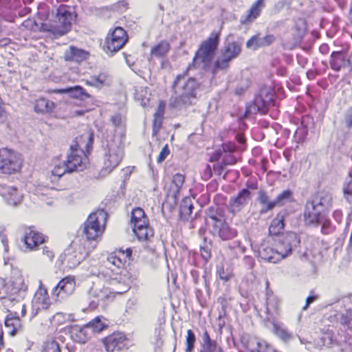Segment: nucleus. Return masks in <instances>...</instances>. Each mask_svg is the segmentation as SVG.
<instances>
[{"instance_id":"28","label":"nucleus","mask_w":352,"mask_h":352,"mask_svg":"<svg viewBox=\"0 0 352 352\" xmlns=\"http://www.w3.org/2000/svg\"><path fill=\"white\" fill-rule=\"evenodd\" d=\"M19 316H6L4 318V324L8 329V333L10 336H15L22 329V319Z\"/></svg>"},{"instance_id":"23","label":"nucleus","mask_w":352,"mask_h":352,"mask_svg":"<svg viewBox=\"0 0 352 352\" xmlns=\"http://www.w3.org/2000/svg\"><path fill=\"white\" fill-rule=\"evenodd\" d=\"M275 41L273 34H267L261 37L259 34L252 36L246 43V47L252 50H256L260 47L269 46Z\"/></svg>"},{"instance_id":"5","label":"nucleus","mask_w":352,"mask_h":352,"mask_svg":"<svg viewBox=\"0 0 352 352\" xmlns=\"http://www.w3.org/2000/svg\"><path fill=\"white\" fill-rule=\"evenodd\" d=\"M76 17V14L74 9L65 5H61L56 10L54 20L50 25L49 28H45V36H53L56 38L63 36L71 30L72 21Z\"/></svg>"},{"instance_id":"11","label":"nucleus","mask_w":352,"mask_h":352,"mask_svg":"<svg viewBox=\"0 0 352 352\" xmlns=\"http://www.w3.org/2000/svg\"><path fill=\"white\" fill-rule=\"evenodd\" d=\"M273 102V92L267 89H263L256 96L253 103L247 108V113L254 114L261 113L265 114Z\"/></svg>"},{"instance_id":"25","label":"nucleus","mask_w":352,"mask_h":352,"mask_svg":"<svg viewBox=\"0 0 352 352\" xmlns=\"http://www.w3.org/2000/svg\"><path fill=\"white\" fill-rule=\"evenodd\" d=\"M51 92L56 94H67L71 98L80 100H85L91 97L85 89L79 85L68 87L65 89H56Z\"/></svg>"},{"instance_id":"16","label":"nucleus","mask_w":352,"mask_h":352,"mask_svg":"<svg viewBox=\"0 0 352 352\" xmlns=\"http://www.w3.org/2000/svg\"><path fill=\"white\" fill-rule=\"evenodd\" d=\"M251 199L250 190L248 188H243L236 197L230 199L228 211L233 214L240 212L249 204Z\"/></svg>"},{"instance_id":"42","label":"nucleus","mask_w":352,"mask_h":352,"mask_svg":"<svg viewBox=\"0 0 352 352\" xmlns=\"http://www.w3.org/2000/svg\"><path fill=\"white\" fill-rule=\"evenodd\" d=\"M193 208L194 206L191 203V199L189 198L184 199L179 208V214L181 219L184 221L187 220L188 217L192 214Z\"/></svg>"},{"instance_id":"2","label":"nucleus","mask_w":352,"mask_h":352,"mask_svg":"<svg viewBox=\"0 0 352 352\" xmlns=\"http://www.w3.org/2000/svg\"><path fill=\"white\" fill-rule=\"evenodd\" d=\"M175 88L170 100V105L175 108H182L192 105L197 99L199 84L193 78L185 80V77L178 76L173 84Z\"/></svg>"},{"instance_id":"48","label":"nucleus","mask_w":352,"mask_h":352,"mask_svg":"<svg viewBox=\"0 0 352 352\" xmlns=\"http://www.w3.org/2000/svg\"><path fill=\"white\" fill-rule=\"evenodd\" d=\"M230 61L231 60L222 54L221 58L214 62L213 73H216L220 70L227 69L230 66Z\"/></svg>"},{"instance_id":"27","label":"nucleus","mask_w":352,"mask_h":352,"mask_svg":"<svg viewBox=\"0 0 352 352\" xmlns=\"http://www.w3.org/2000/svg\"><path fill=\"white\" fill-rule=\"evenodd\" d=\"M88 56L89 53L87 51L73 45L69 46L64 54L65 60L78 63L85 60Z\"/></svg>"},{"instance_id":"53","label":"nucleus","mask_w":352,"mask_h":352,"mask_svg":"<svg viewBox=\"0 0 352 352\" xmlns=\"http://www.w3.org/2000/svg\"><path fill=\"white\" fill-rule=\"evenodd\" d=\"M217 274L219 278L226 281L229 280L232 276L231 272H230L228 270H226L224 269V266L223 265H217Z\"/></svg>"},{"instance_id":"22","label":"nucleus","mask_w":352,"mask_h":352,"mask_svg":"<svg viewBox=\"0 0 352 352\" xmlns=\"http://www.w3.org/2000/svg\"><path fill=\"white\" fill-rule=\"evenodd\" d=\"M246 349L249 352H278L265 340L257 337L252 338L248 340L246 344Z\"/></svg>"},{"instance_id":"43","label":"nucleus","mask_w":352,"mask_h":352,"mask_svg":"<svg viewBox=\"0 0 352 352\" xmlns=\"http://www.w3.org/2000/svg\"><path fill=\"white\" fill-rule=\"evenodd\" d=\"M102 317L97 316L87 324L91 333H99L107 327V324L102 321Z\"/></svg>"},{"instance_id":"18","label":"nucleus","mask_w":352,"mask_h":352,"mask_svg":"<svg viewBox=\"0 0 352 352\" xmlns=\"http://www.w3.org/2000/svg\"><path fill=\"white\" fill-rule=\"evenodd\" d=\"M22 241L27 250L34 251L44 243V236L33 228H28L25 230Z\"/></svg>"},{"instance_id":"30","label":"nucleus","mask_w":352,"mask_h":352,"mask_svg":"<svg viewBox=\"0 0 352 352\" xmlns=\"http://www.w3.org/2000/svg\"><path fill=\"white\" fill-rule=\"evenodd\" d=\"M264 1H256L245 15L241 16L240 21L243 24L249 23L256 19L264 8Z\"/></svg>"},{"instance_id":"52","label":"nucleus","mask_w":352,"mask_h":352,"mask_svg":"<svg viewBox=\"0 0 352 352\" xmlns=\"http://www.w3.org/2000/svg\"><path fill=\"white\" fill-rule=\"evenodd\" d=\"M52 322H56L57 323H63L66 320H74V316L73 314H67L63 313H56L53 316Z\"/></svg>"},{"instance_id":"12","label":"nucleus","mask_w":352,"mask_h":352,"mask_svg":"<svg viewBox=\"0 0 352 352\" xmlns=\"http://www.w3.org/2000/svg\"><path fill=\"white\" fill-rule=\"evenodd\" d=\"M103 343L107 352H125L129 346V340L121 332H116L106 337Z\"/></svg>"},{"instance_id":"47","label":"nucleus","mask_w":352,"mask_h":352,"mask_svg":"<svg viewBox=\"0 0 352 352\" xmlns=\"http://www.w3.org/2000/svg\"><path fill=\"white\" fill-rule=\"evenodd\" d=\"M338 321L344 327L352 332V312L351 310H347L346 313L342 314Z\"/></svg>"},{"instance_id":"51","label":"nucleus","mask_w":352,"mask_h":352,"mask_svg":"<svg viewBox=\"0 0 352 352\" xmlns=\"http://www.w3.org/2000/svg\"><path fill=\"white\" fill-rule=\"evenodd\" d=\"M107 80V75L101 73L98 76H91L89 80H87V84L91 86L100 87L103 85Z\"/></svg>"},{"instance_id":"6","label":"nucleus","mask_w":352,"mask_h":352,"mask_svg":"<svg viewBox=\"0 0 352 352\" xmlns=\"http://www.w3.org/2000/svg\"><path fill=\"white\" fill-rule=\"evenodd\" d=\"M219 43V34L215 32H212L207 40L201 43L193 58L192 64L188 65L187 71L192 67H202L205 70L208 69L214 58Z\"/></svg>"},{"instance_id":"35","label":"nucleus","mask_w":352,"mask_h":352,"mask_svg":"<svg viewBox=\"0 0 352 352\" xmlns=\"http://www.w3.org/2000/svg\"><path fill=\"white\" fill-rule=\"evenodd\" d=\"M273 326V333L284 342L289 341L292 335L284 327L283 324L277 322L276 320L269 321Z\"/></svg>"},{"instance_id":"21","label":"nucleus","mask_w":352,"mask_h":352,"mask_svg":"<svg viewBox=\"0 0 352 352\" xmlns=\"http://www.w3.org/2000/svg\"><path fill=\"white\" fill-rule=\"evenodd\" d=\"M38 288L32 300L31 318L44 309V289L41 280H38Z\"/></svg>"},{"instance_id":"7","label":"nucleus","mask_w":352,"mask_h":352,"mask_svg":"<svg viewBox=\"0 0 352 352\" xmlns=\"http://www.w3.org/2000/svg\"><path fill=\"white\" fill-rule=\"evenodd\" d=\"M107 219L103 210L92 212L85 223L84 233L88 240H95L102 233Z\"/></svg>"},{"instance_id":"14","label":"nucleus","mask_w":352,"mask_h":352,"mask_svg":"<svg viewBox=\"0 0 352 352\" xmlns=\"http://www.w3.org/2000/svg\"><path fill=\"white\" fill-rule=\"evenodd\" d=\"M208 217L213 221V232L223 241L231 240L236 237L237 232L226 223L223 218L208 213Z\"/></svg>"},{"instance_id":"56","label":"nucleus","mask_w":352,"mask_h":352,"mask_svg":"<svg viewBox=\"0 0 352 352\" xmlns=\"http://www.w3.org/2000/svg\"><path fill=\"white\" fill-rule=\"evenodd\" d=\"M44 109V99L41 98L35 100L34 103V110L37 113H43Z\"/></svg>"},{"instance_id":"41","label":"nucleus","mask_w":352,"mask_h":352,"mask_svg":"<svg viewBox=\"0 0 352 352\" xmlns=\"http://www.w3.org/2000/svg\"><path fill=\"white\" fill-rule=\"evenodd\" d=\"M169 50L170 44L166 41H162L151 48V55L155 57H162L168 53Z\"/></svg>"},{"instance_id":"38","label":"nucleus","mask_w":352,"mask_h":352,"mask_svg":"<svg viewBox=\"0 0 352 352\" xmlns=\"http://www.w3.org/2000/svg\"><path fill=\"white\" fill-rule=\"evenodd\" d=\"M241 51V45L236 42H232L224 47L222 54L232 60L240 54Z\"/></svg>"},{"instance_id":"29","label":"nucleus","mask_w":352,"mask_h":352,"mask_svg":"<svg viewBox=\"0 0 352 352\" xmlns=\"http://www.w3.org/2000/svg\"><path fill=\"white\" fill-rule=\"evenodd\" d=\"M87 255L88 252L85 251L83 252L79 251L78 253L76 254V252L74 251L73 248H69L65 252V260L70 268L78 266Z\"/></svg>"},{"instance_id":"59","label":"nucleus","mask_w":352,"mask_h":352,"mask_svg":"<svg viewBox=\"0 0 352 352\" xmlns=\"http://www.w3.org/2000/svg\"><path fill=\"white\" fill-rule=\"evenodd\" d=\"M295 28L299 32H303L306 30V22L305 19L299 18L295 21Z\"/></svg>"},{"instance_id":"33","label":"nucleus","mask_w":352,"mask_h":352,"mask_svg":"<svg viewBox=\"0 0 352 352\" xmlns=\"http://www.w3.org/2000/svg\"><path fill=\"white\" fill-rule=\"evenodd\" d=\"M110 285L111 286V293L121 294L128 291L129 284L123 280L121 276H116L111 278Z\"/></svg>"},{"instance_id":"58","label":"nucleus","mask_w":352,"mask_h":352,"mask_svg":"<svg viewBox=\"0 0 352 352\" xmlns=\"http://www.w3.org/2000/svg\"><path fill=\"white\" fill-rule=\"evenodd\" d=\"M111 122L115 126L118 127L122 126L123 122V118L121 114L116 113L111 116Z\"/></svg>"},{"instance_id":"20","label":"nucleus","mask_w":352,"mask_h":352,"mask_svg":"<svg viewBox=\"0 0 352 352\" xmlns=\"http://www.w3.org/2000/svg\"><path fill=\"white\" fill-rule=\"evenodd\" d=\"M2 305L8 313L6 316L23 318L26 314L25 305L18 298L10 301L6 299Z\"/></svg>"},{"instance_id":"55","label":"nucleus","mask_w":352,"mask_h":352,"mask_svg":"<svg viewBox=\"0 0 352 352\" xmlns=\"http://www.w3.org/2000/svg\"><path fill=\"white\" fill-rule=\"evenodd\" d=\"M344 121L347 128L352 127V106L346 111Z\"/></svg>"},{"instance_id":"40","label":"nucleus","mask_w":352,"mask_h":352,"mask_svg":"<svg viewBox=\"0 0 352 352\" xmlns=\"http://www.w3.org/2000/svg\"><path fill=\"white\" fill-rule=\"evenodd\" d=\"M150 93L147 87H140L135 89L134 93L135 99L140 102L143 107L147 105L150 99Z\"/></svg>"},{"instance_id":"39","label":"nucleus","mask_w":352,"mask_h":352,"mask_svg":"<svg viewBox=\"0 0 352 352\" xmlns=\"http://www.w3.org/2000/svg\"><path fill=\"white\" fill-rule=\"evenodd\" d=\"M184 180L185 177L182 174L177 173L173 176L170 186V192L175 199H176L177 195H179V191L184 183Z\"/></svg>"},{"instance_id":"32","label":"nucleus","mask_w":352,"mask_h":352,"mask_svg":"<svg viewBox=\"0 0 352 352\" xmlns=\"http://www.w3.org/2000/svg\"><path fill=\"white\" fill-rule=\"evenodd\" d=\"M106 265L114 273L115 276H118L122 274L124 262L119 256L111 254L107 257Z\"/></svg>"},{"instance_id":"36","label":"nucleus","mask_w":352,"mask_h":352,"mask_svg":"<svg viewBox=\"0 0 352 352\" xmlns=\"http://www.w3.org/2000/svg\"><path fill=\"white\" fill-rule=\"evenodd\" d=\"M2 196L10 205L15 206L20 201L18 190L15 187H3Z\"/></svg>"},{"instance_id":"54","label":"nucleus","mask_w":352,"mask_h":352,"mask_svg":"<svg viewBox=\"0 0 352 352\" xmlns=\"http://www.w3.org/2000/svg\"><path fill=\"white\" fill-rule=\"evenodd\" d=\"M45 352H60L58 342L54 340L45 343Z\"/></svg>"},{"instance_id":"15","label":"nucleus","mask_w":352,"mask_h":352,"mask_svg":"<svg viewBox=\"0 0 352 352\" xmlns=\"http://www.w3.org/2000/svg\"><path fill=\"white\" fill-rule=\"evenodd\" d=\"M75 289V281L72 277L62 279L52 291V298L54 302L64 300L71 295Z\"/></svg>"},{"instance_id":"24","label":"nucleus","mask_w":352,"mask_h":352,"mask_svg":"<svg viewBox=\"0 0 352 352\" xmlns=\"http://www.w3.org/2000/svg\"><path fill=\"white\" fill-rule=\"evenodd\" d=\"M331 68L336 72L347 69L349 72L348 58L346 54L342 51L333 52L330 58Z\"/></svg>"},{"instance_id":"19","label":"nucleus","mask_w":352,"mask_h":352,"mask_svg":"<svg viewBox=\"0 0 352 352\" xmlns=\"http://www.w3.org/2000/svg\"><path fill=\"white\" fill-rule=\"evenodd\" d=\"M280 300L277 296L274 295L272 291L268 289L267 283L266 292V320L267 322L276 320L280 315Z\"/></svg>"},{"instance_id":"31","label":"nucleus","mask_w":352,"mask_h":352,"mask_svg":"<svg viewBox=\"0 0 352 352\" xmlns=\"http://www.w3.org/2000/svg\"><path fill=\"white\" fill-rule=\"evenodd\" d=\"M72 337L79 343H85L91 336V331L87 324L83 327L74 326L70 329Z\"/></svg>"},{"instance_id":"1","label":"nucleus","mask_w":352,"mask_h":352,"mask_svg":"<svg viewBox=\"0 0 352 352\" xmlns=\"http://www.w3.org/2000/svg\"><path fill=\"white\" fill-rule=\"evenodd\" d=\"M93 135L87 132L75 138L69 146L67 160L64 162L69 172L82 171L88 163V158L84 148L87 152L92 148Z\"/></svg>"},{"instance_id":"63","label":"nucleus","mask_w":352,"mask_h":352,"mask_svg":"<svg viewBox=\"0 0 352 352\" xmlns=\"http://www.w3.org/2000/svg\"><path fill=\"white\" fill-rule=\"evenodd\" d=\"M342 213L341 210H335L333 214V217L336 221L340 222L342 219Z\"/></svg>"},{"instance_id":"60","label":"nucleus","mask_w":352,"mask_h":352,"mask_svg":"<svg viewBox=\"0 0 352 352\" xmlns=\"http://www.w3.org/2000/svg\"><path fill=\"white\" fill-rule=\"evenodd\" d=\"M162 126V119L154 118L153 123V135H155Z\"/></svg>"},{"instance_id":"44","label":"nucleus","mask_w":352,"mask_h":352,"mask_svg":"<svg viewBox=\"0 0 352 352\" xmlns=\"http://www.w3.org/2000/svg\"><path fill=\"white\" fill-rule=\"evenodd\" d=\"M257 201L263 206L260 211L261 214L267 213L268 211L272 210L267 208V206L271 203V201H270V198L265 190H260L258 191Z\"/></svg>"},{"instance_id":"50","label":"nucleus","mask_w":352,"mask_h":352,"mask_svg":"<svg viewBox=\"0 0 352 352\" xmlns=\"http://www.w3.org/2000/svg\"><path fill=\"white\" fill-rule=\"evenodd\" d=\"M196 342V336L194 332L191 329L187 331V335L186 337V349L185 352H192L195 349V344Z\"/></svg>"},{"instance_id":"45","label":"nucleus","mask_w":352,"mask_h":352,"mask_svg":"<svg viewBox=\"0 0 352 352\" xmlns=\"http://www.w3.org/2000/svg\"><path fill=\"white\" fill-rule=\"evenodd\" d=\"M343 192L346 199L352 203V170H350L343 185Z\"/></svg>"},{"instance_id":"10","label":"nucleus","mask_w":352,"mask_h":352,"mask_svg":"<svg viewBox=\"0 0 352 352\" xmlns=\"http://www.w3.org/2000/svg\"><path fill=\"white\" fill-rule=\"evenodd\" d=\"M104 167L101 173L106 175L118 166L123 155V148L114 141L108 142L105 148Z\"/></svg>"},{"instance_id":"9","label":"nucleus","mask_w":352,"mask_h":352,"mask_svg":"<svg viewBox=\"0 0 352 352\" xmlns=\"http://www.w3.org/2000/svg\"><path fill=\"white\" fill-rule=\"evenodd\" d=\"M131 223L133 231L140 241L147 240L153 235V230L148 226L144 210L136 208L131 212Z\"/></svg>"},{"instance_id":"64","label":"nucleus","mask_w":352,"mask_h":352,"mask_svg":"<svg viewBox=\"0 0 352 352\" xmlns=\"http://www.w3.org/2000/svg\"><path fill=\"white\" fill-rule=\"evenodd\" d=\"M204 177L207 179L212 177V170L210 165H207L204 170Z\"/></svg>"},{"instance_id":"49","label":"nucleus","mask_w":352,"mask_h":352,"mask_svg":"<svg viewBox=\"0 0 352 352\" xmlns=\"http://www.w3.org/2000/svg\"><path fill=\"white\" fill-rule=\"evenodd\" d=\"M66 173L70 172L67 170L65 162L63 165H56L52 170L51 181L58 180Z\"/></svg>"},{"instance_id":"62","label":"nucleus","mask_w":352,"mask_h":352,"mask_svg":"<svg viewBox=\"0 0 352 352\" xmlns=\"http://www.w3.org/2000/svg\"><path fill=\"white\" fill-rule=\"evenodd\" d=\"M316 299H317L316 296H308L306 299V304H305V307H303V309L306 310L308 308V307L309 306V305L311 303H312L313 302H314Z\"/></svg>"},{"instance_id":"8","label":"nucleus","mask_w":352,"mask_h":352,"mask_svg":"<svg viewBox=\"0 0 352 352\" xmlns=\"http://www.w3.org/2000/svg\"><path fill=\"white\" fill-rule=\"evenodd\" d=\"M23 159L15 152L0 148V174L12 175L21 171Z\"/></svg>"},{"instance_id":"3","label":"nucleus","mask_w":352,"mask_h":352,"mask_svg":"<svg viewBox=\"0 0 352 352\" xmlns=\"http://www.w3.org/2000/svg\"><path fill=\"white\" fill-rule=\"evenodd\" d=\"M332 197L328 192H318L307 200L303 211V222L309 228H318V221L331 205Z\"/></svg>"},{"instance_id":"13","label":"nucleus","mask_w":352,"mask_h":352,"mask_svg":"<svg viewBox=\"0 0 352 352\" xmlns=\"http://www.w3.org/2000/svg\"><path fill=\"white\" fill-rule=\"evenodd\" d=\"M128 41L126 32L120 27L116 28L106 38L107 52H116L122 49Z\"/></svg>"},{"instance_id":"17","label":"nucleus","mask_w":352,"mask_h":352,"mask_svg":"<svg viewBox=\"0 0 352 352\" xmlns=\"http://www.w3.org/2000/svg\"><path fill=\"white\" fill-rule=\"evenodd\" d=\"M236 150L235 145L232 142L224 143L222 145V148L216 151L213 156L211 157V161H217L220 158L222 159V162L226 165H233L237 160L232 155V153Z\"/></svg>"},{"instance_id":"57","label":"nucleus","mask_w":352,"mask_h":352,"mask_svg":"<svg viewBox=\"0 0 352 352\" xmlns=\"http://www.w3.org/2000/svg\"><path fill=\"white\" fill-rule=\"evenodd\" d=\"M170 151L168 149V146L167 144H166L162 149L161 152L160 153L157 161L158 163H162L164 161V160L167 157Z\"/></svg>"},{"instance_id":"37","label":"nucleus","mask_w":352,"mask_h":352,"mask_svg":"<svg viewBox=\"0 0 352 352\" xmlns=\"http://www.w3.org/2000/svg\"><path fill=\"white\" fill-rule=\"evenodd\" d=\"M284 227V214L278 213L271 222L269 233L271 235H278L283 231Z\"/></svg>"},{"instance_id":"61","label":"nucleus","mask_w":352,"mask_h":352,"mask_svg":"<svg viewBox=\"0 0 352 352\" xmlns=\"http://www.w3.org/2000/svg\"><path fill=\"white\" fill-rule=\"evenodd\" d=\"M225 166H226L222 162H218L214 164L213 169L214 171L219 175H221L224 170Z\"/></svg>"},{"instance_id":"46","label":"nucleus","mask_w":352,"mask_h":352,"mask_svg":"<svg viewBox=\"0 0 352 352\" xmlns=\"http://www.w3.org/2000/svg\"><path fill=\"white\" fill-rule=\"evenodd\" d=\"M321 226L320 232L323 234H329L333 231L331 221L327 215V212L318 221V226Z\"/></svg>"},{"instance_id":"26","label":"nucleus","mask_w":352,"mask_h":352,"mask_svg":"<svg viewBox=\"0 0 352 352\" xmlns=\"http://www.w3.org/2000/svg\"><path fill=\"white\" fill-rule=\"evenodd\" d=\"M200 347V352H224L223 347L216 340L211 339L206 330L203 333Z\"/></svg>"},{"instance_id":"34","label":"nucleus","mask_w":352,"mask_h":352,"mask_svg":"<svg viewBox=\"0 0 352 352\" xmlns=\"http://www.w3.org/2000/svg\"><path fill=\"white\" fill-rule=\"evenodd\" d=\"M293 193L290 190H285L280 193L276 198L267 206L268 209H274L276 206H283L293 201Z\"/></svg>"},{"instance_id":"4","label":"nucleus","mask_w":352,"mask_h":352,"mask_svg":"<svg viewBox=\"0 0 352 352\" xmlns=\"http://www.w3.org/2000/svg\"><path fill=\"white\" fill-rule=\"evenodd\" d=\"M299 242L296 234L289 233L278 241L276 249L271 247H262L258 252L262 259L272 263H277L290 255L293 246Z\"/></svg>"}]
</instances>
